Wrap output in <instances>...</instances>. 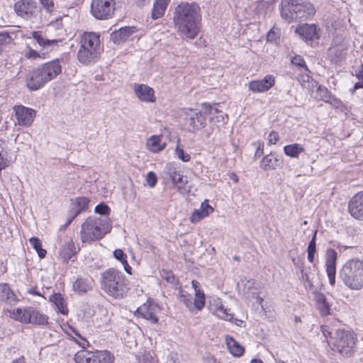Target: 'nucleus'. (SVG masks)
I'll return each mask as SVG.
<instances>
[{"mask_svg":"<svg viewBox=\"0 0 363 363\" xmlns=\"http://www.w3.org/2000/svg\"><path fill=\"white\" fill-rule=\"evenodd\" d=\"M201 21V8L196 3L182 2L174 9V27L184 38L194 39L198 35Z\"/></svg>","mask_w":363,"mask_h":363,"instance_id":"1","label":"nucleus"},{"mask_svg":"<svg viewBox=\"0 0 363 363\" xmlns=\"http://www.w3.org/2000/svg\"><path fill=\"white\" fill-rule=\"evenodd\" d=\"M128 286L125 275L116 269H108L101 274V288L111 296L124 298L129 289Z\"/></svg>","mask_w":363,"mask_h":363,"instance_id":"2","label":"nucleus"},{"mask_svg":"<svg viewBox=\"0 0 363 363\" xmlns=\"http://www.w3.org/2000/svg\"><path fill=\"white\" fill-rule=\"evenodd\" d=\"M101 51L99 35L94 32H85L80 38V47L77 52L79 62L84 65L95 63Z\"/></svg>","mask_w":363,"mask_h":363,"instance_id":"3","label":"nucleus"},{"mask_svg":"<svg viewBox=\"0 0 363 363\" xmlns=\"http://www.w3.org/2000/svg\"><path fill=\"white\" fill-rule=\"evenodd\" d=\"M340 277L350 289H361L363 287V262L357 259L348 260L340 269Z\"/></svg>","mask_w":363,"mask_h":363,"instance_id":"4","label":"nucleus"},{"mask_svg":"<svg viewBox=\"0 0 363 363\" xmlns=\"http://www.w3.org/2000/svg\"><path fill=\"white\" fill-rule=\"evenodd\" d=\"M5 315L23 324L45 325L48 323V317L32 307L4 309Z\"/></svg>","mask_w":363,"mask_h":363,"instance_id":"5","label":"nucleus"},{"mask_svg":"<svg viewBox=\"0 0 363 363\" xmlns=\"http://www.w3.org/2000/svg\"><path fill=\"white\" fill-rule=\"evenodd\" d=\"M75 334L80 338V340H75L76 342L81 346L83 350L78 351L74 356L76 363H113L114 356L107 350L103 351H89L84 350L88 344L85 339L82 338L78 333Z\"/></svg>","mask_w":363,"mask_h":363,"instance_id":"6","label":"nucleus"},{"mask_svg":"<svg viewBox=\"0 0 363 363\" xmlns=\"http://www.w3.org/2000/svg\"><path fill=\"white\" fill-rule=\"evenodd\" d=\"M331 339L332 349L342 356H351L354 352L357 337L353 331L337 330Z\"/></svg>","mask_w":363,"mask_h":363,"instance_id":"7","label":"nucleus"},{"mask_svg":"<svg viewBox=\"0 0 363 363\" xmlns=\"http://www.w3.org/2000/svg\"><path fill=\"white\" fill-rule=\"evenodd\" d=\"M106 234L100 218L89 217L82 224L80 238L82 242H90L102 238Z\"/></svg>","mask_w":363,"mask_h":363,"instance_id":"8","label":"nucleus"},{"mask_svg":"<svg viewBox=\"0 0 363 363\" xmlns=\"http://www.w3.org/2000/svg\"><path fill=\"white\" fill-rule=\"evenodd\" d=\"M165 169L173 185L180 194H186L190 192L191 185L188 181L186 176L184 175L180 171H177L174 164L172 163L167 164Z\"/></svg>","mask_w":363,"mask_h":363,"instance_id":"9","label":"nucleus"},{"mask_svg":"<svg viewBox=\"0 0 363 363\" xmlns=\"http://www.w3.org/2000/svg\"><path fill=\"white\" fill-rule=\"evenodd\" d=\"M115 10L114 0H92L91 13L97 19H107L112 16Z\"/></svg>","mask_w":363,"mask_h":363,"instance_id":"10","label":"nucleus"},{"mask_svg":"<svg viewBox=\"0 0 363 363\" xmlns=\"http://www.w3.org/2000/svg\"><path fill=\"white\" fill-rule=\"evenodd\" d=\"M14 11L18 16L32 21L37 17L39 9L33 0H19L14 4Z\"/></svg>","mask_w":363,"mask_h":363,"instance_id":"11","label":"nucleus"},{"mask_svg":"<svg viewBox=\"0 0 363 363\" xmlns=\"http://www.w3.org/2000/svg\"><path fill=\"white\" fill-rule=\"evenodd\" d=\"M13 111L15 113V124L20 126H30L36 116V111L34 109L23 105L14 106Z\"/></svg>","mask_w":363,"mask_h":363,"instance_id":"12","label":"nucleus"},{"mask_svg":"<svg viewBox=\"0 0 363 363\" xmlns=\"http://www.w3.org/2000/svg\"><path fill=\"white\" fill-rule=\"evenodd\" d=\"M185 124L189 132L194 133L206 126V117L202 111L189 109L185 112Z\"/></svg>","mask_w":363,"mask_h":363,"instance_id":"13","label":"nucleus"},{"mask_svg":"<svg viewBox=\"0 0 363 363\" xmlns=\"http://www.w3.org/2000/svg\"><path fill=\"white\" fill-rule=\"evenodd\" d=\"M161 308L158 304L147 301L136 310L135 315L141 317L150 323L155 324L158 322V313Z\"/></svg>","mask_w":363,"mask_h":363,"instance_id":"14","label":"nucleus"},{"mask_svg":"<svg viewBox=\"0 0 363 363\" xmlns=\"http://www.w3.org/2000/svg\"><path fill=\"white\" fill-rule=\"evenodd\" d=\"M275 77L267 74L262 79L252 80L248 84V89L255 93H262L269 90L275 84Z\"/></svg>","mask_w":363,"mask_h":363,"instance_id":"15","label":"nucleus"},{"mask_svg":"<svg viewBox=\"0 0 363 363\" xmlns=\"http://www.w3.org/2000/svg\"><path fill=\"white\" fill-rule=\"evenodd\" d=\"M50 82L45 76L40 67H38L29 73L26 84L30 90H38Z\"/></svg>","mask_w":363,"mask_h":363,"instance_id":"16","label":"nucleus"},{"mask_svg":"<svg viewBox=\"0 0 363 363\" xmlns=\"http://www.w3.org/2000/svg\"><path fill=\"white\" fill-rule=\"evenodd\" d=\"M296 33L305 41H313L320 37V28L315 24L305 23L296 28Z\"/></svg>","mask_w":363,"mask_h":363,"instance_id":"17","label":"nucleus"},{"mask_svg":"<svg viewBox=\"0 0 363 363\" xmlns=\"http://www.w3.org/2000/svg\"><path fill=\"white\" fill-rule=\"evenodd\" d=\"M209 308L215 315L221 319L231 320L233 318V315L229 313V310L224 306L221 298L218 297L211 298Z\"/></svg>","mask_w":363,"mask_h":363,"instance_id":"18","label":"nucleus"},{"mask_svg":"<svg viewBox=\"0 0 363 363\" xmlns=\"http://www.w3.org/2000/svg\"><path fill=\"white\" fill-rule=\"evenodd\" d=\"M337 257V252L333 249H328L325 255L326 272L329 279V283L333 286L335 284L336 274V260Z\"/></svg>","mask_w":363,"mask_h":363,"instance_id":"19","label":"nucleus"},{"mask_svg":"<svg viewBox=\"0 0 363 363\" xmlns=\"http://www.w3.org/2000/svg\"><path fill=\"white\" fill-rule=\"evenodd\" d=\"M133 91L138 99L143 102L152 103L156 100L154 89L146 84H135Z\"/></svg>","mask_w":363,"mask_h":363,"instance_id":"20","label":"nucleus"},{"mask_svg":"<svg viewBox=\"0 0 363 363\" xmlns=\"http://www.w3.org/2000/svg\"><path fill=\"white\" fill-rule=\"evenodd\" d=\"M348 208L353 218L363 220V191L357 193L351 199Z\"/></svg>","mask_w":363,"mask_h":363,"instance_id":"21","label":"nucleus"},{"mask_svg":"<svg viewBox=\"0 0 363 363\" xmlns=\"http://www.w3.org/2000/svg\"><path fill=\"white\" fill-rule=\"evenodd\" d=\"M296 0H281V17L288 22L295 21L296 14Z\"/></svg>","mask_w":363,"mask_h":363,"instance_id":"22","label":"nucleus"},{"mask_svg":"<svg viewBox=\"0 0 363 363\" xmlns=\"http://www.w3.org/2000/svg\"><path fill=\"white\" fill-rule=\"evenodd\" d=\"M0 301L9 306L15 305L18 302L16 294L8 284H0Z\"/></svg>","mask_w":363,"mask_h":363,"instance_id":"23","label":"nucleus"},{"mask_svg":"<svg viewBox=\"0 0 363 363\" xmlns=\"http://www.w3.org/2000/svg\"><path fill=\"white\" fill-rule=\"evenodd\" d=\"M213 212V207L208 204V201L206 199L201 203L199 209H195L193 211L189 218V220L192 223H197Z\"/></svg>","mask_w":363,"mask_h":363,"instance_id":"24","label":"nucleus"},{"mask_svg":"<svg viewBox=\"0 0 363 363\" xmlns=\"http://www.w3.org/2000/svg\"><path fill=\"white\" fill-rule=\"evenodd\" d=\"M166 143L162 141V135H154L147 138L145 143L146 148L152 153H158L166 147Z\"/></svg>","mask_w":363,"mask_h":363,"instance_id":"25","label":"nucleus"},{"mask_svg":"<svg viewBox=\"0 0 363 363\" xmlns=\"http://www.w3.org/2000/svg\"><path fill=\"white\" fill-rule=\"evenodd\" d=\"M40 69L49 81L55 79L62 72V67L59 60H53L45 63L40 67Z\"/></svg>","mask_w":363,"mask_h":363,"instance_id":"26","label":"nucleus"},{"mask_svg":"<svg viewBox=\"0 0 363 363\" xmlns=\"http://www.w3.org/2000/svg\"><path fill=\"white\" fill-rule=\"evenodd\" d=\"M40 69L49 81L55 79L62 72V67L59 60H53L45 63L40 67Z\"/></svg>","mask_w":363,"mask_h":363,"instance_id":"27","label":"nucleus"},{"mask_svg":"<svg viewBox=\"0 0 363 363\" xmlns=\"http://www.w3.org/2000/svg\"><path fill=\"white\" fill-rule=\"evenodd\" d=\"M79 250V248L75 246L73 240L72 239H69L62 245L60 252V256L63 259V261L67 262L77 255Z\"/></svg>","mask_w":363,"mask_h":363,"instance_id":"28","label":"nucleus"},{"mask_svg":"<svg viewBox=\"0 0 363 363\" xmlns=\"http://www.w3.org/2000/svg\"><path fill=\"white\" fill-rule=\"evenodd\" d=\"M137 32L135 27H124L111 33V39L115 43L119 44L130 38Z\"/></svg>","mask_w":363,"mask_h":363,"instance_id":"29","label":"nucleus"},{"mask_svg":"<svg viewBox=\"0 0 363 363\" xmlns=\"http://www.w3.org/2000/svg\"><path fill=\"white\" fill-rule=\"evenodd\" d=\"M296 21L306 19L315 13L313 6L309 2L298 3L296 6Z\"/></svg>","mask_w":363,"mask_h":363,"instance_id":"30","label":"nucleus"},{"mask_svg":"<svg viewBox=\"0 0 363 363\" xmlns=\"http://www.w3.org/2000/svg\"><path fill=\"white\" fill-rule=\"evenodd\" d=\"M192 287L194 289V302L193 308H196L198 311H201L205 306L206 298L203 291L200 289V284L196 281L192 280Z\"/></svg>","mask_w":363,"mask_h":363,"instance_id":"31","label":"nucleus"},{"mask_svg":"<svg viewBox=\"0 0 363 363\" xmlns=\"http://www.w3.org/2000/svg\"><path fill=\"white\" fill-rule=\"evenodd\" d=\"M281 163L280 160L277 157L270 153L262 158L260 162V167L264 171L274 170L279 167Z\"/></svg>","mask_w":363,"mask_h":363,"instance_id":"32","label":"nucleus"},{"mask_svg":"<svg viewBox=\"0 0 363 363\" xmlns=\"http://www.w3.org/2000/svg\"><path fill=\"white\" fill-rule=\"evenodd\" d=\"M32 36L40 47L47 50H50L59 43L57 40L48 39L41 31H33Z\"/></svg>","mask_w":363,"mask_h":363,"instance_id":"33","label":"nucleus"},{"mask_svg":"<svg viewBox=\"0 0 363 363\" xmlns=\"http://www.w3.org/2000/svg\"><path fill=\"white\" fill-rule=\"evenodd\" d=\"M261 285L254 280H248L245 284V294L248 296L258 298L259 303L261 304L264 301L263 298H259V294L261 292Z\"/></svg>","mask_w":363,"mask_h":363,"instance_id":"34","label":"nucleus"},{"mask_svg":"<svg viewBox=\"0 0 363 363\" xmlns=\"http://www.w3.org/2000/svg\"><path fill=\"white\" fill-rule=\"evenodd\" d=\"M328 55L333 62H338L345 58L346 47L343 44L333 45L328 50Z\"/></svg>","mask_w":363,"mask_h":363,"instance_id":"35","label":"nucleus"},{"mask_svg":"<svg viewBox=\"0 0 363 363\" xmlns=\"http://www.w3.org/2000/svg\"><path fill=\"white\" fill-rule=\"evenodd\" d=\"M315 301L322 315H327L330 313V305L323 294L317 293L315 295Z\"/></svg>","mask_w":363,"mask_h":363,"instance_id":"36","label":"nucleus"},{"mask_svg":"<svg viewBox=\"0 0 363 363\" xmlns=\"http://www.w3.org/2000/svg\"><path fill=\"white\" fill-rule=\"evenodd\" d=\"M89 202V199L85 197H78L74 199L72 203L73 216L69 220L68 224H69L72 219H74L78 214H79L82 211H84L88 207Z\"/></svg>","mask_w":363,"mask_h":363,"instance_id":"37","label":"nucleus"},{"mask_svg":"<svg viewBox=\"0 0 363 363\" xmlns=\"http://www.w3.org/2000/svg\"><path fill=\"white\" fill-rule=\"evenodd\" d=\"M225 343L229 352L235 357H241L244 353V347L239 344L234 338L227 335Z\"/></svg>","mask_w":363,"mask_h":363,"instance_id":"38","label":"nucleus"},{"mask_svg":"<svg viewBox=\"0 0 363 363\" xmlns=\"http://www.w3.org/2000/svg\"><path fill=\"white\" fill-rule=\"evenodd\" d=\"M170 0H155L151 16L153 19L161 18L164 13Z\"/></svg>","mask_w":363,"mask_h":363,"instance_id":"39","label":"nucleus"},{"mask_svg":"<svg viewBox=\"0 0 363 363\" xmlns=\"http://www.w3.org/2000/svg\"><path fill=\"white\" fill-rule=\"evenodd\" d=\"M304 150L305 149L303 145L298 143H293L284 147V154L293 158H298L299 155L303 152Z\"/></svg>","mask_w":363,"mask_h":363,"instance_id":"40","label":"nucleus"},{"mask_svg":"<svg viewBox=\"0 0 363 363\" xmlns=\"http://www.w3.org/2000/svg\"><path fill=\"white\" fill-rule=\"evenodd\" d=\"M50 301L53 303L59 312L62 314L67 313V309L65 303L64 298L60 294H54L50 296Z\"/></svg>","mask_w":363,"mask_h":363,"instance_id":"41","label":"nucleus"},{"mask_svg":"<svg viewBox=\"0 0 363 363\" xmlns=\"http://www.w3.org/2000/svg\"><path fill=\"white\" fill-rule=\"evenodd\" d=\"M91 288V281L88 279H77L73 283V289L75 291L78 292H86Z\"/></svg>","mask_w":363,"mask_h":363,"instance_id":"42","label":"nucleus"},{"mask_svg":"<svg viewBox=\"0 0 363 363\" xmlns=\"http://www.w3.org/2000/svg\"><path fill=\"white\" fill-rule=\"evenodd\" d=\"M114 257L120 261L123 266V269L129 274H131V267L127 261V255L121 249H117L113 252Z\"/></svg>","mask_w":363,"mask_h":363,"instance_id":"43","label":"nucleus"},{"mask_svg":"<svg viewBox=\"0 0 363 363\" xmlns=\"http://www.w3.org/2000/svg\"><path fill=\"white\" fill-rule=\"evenodd\" d=\"M219 110L216 106H211L205 104L203 107L202 113L203 116H208L211 122L215 121V116L218 115Z\"/></svg>","mask_w":363,"mask_h":363,"instance_id":"44","label":"nucleus"},{"mask_svg":"<svg viewBox=\"0 0 363 363\" xmlns=\"http://www.w3.org/2000/svg\"><path fill=\"white\" fill-rule=\"evenodd\" d=\"M29 242L38 252V256L40 258H44L47 254V251L42 248V244L40 239L35 237H32L29 239Z\"/></svg>","mask_w":363,"mask_h":363,"instance_id":"45","label":"nucleus"},{"mask_svg":"<svg viewBox=\"0 0 363 363\" xmlns=\"http://www.w3.org/2000/svg\"><path fill=\"white\" fill-rule=\"evenodd\" d=\"M291 62V64L296 66L297 68H298L299 70L303 69L304 71L308 72L307 66L302 57L299 55H295L294 57H292Z\"/></svg>","mask_w":363,"mask_h":363,"instance_id":"46","label":"nucleus"},{"mask_svg":"<svg viewBox=\"0 0 363 363\" xmlns=\"http://www.w3.org/2000/svg\"><path fill=\"white\" fill-rule=\"evenodd\" d=\"M179 298L180 301L183 302L187 308H189L190 311L193 309V305L191 301V297L189 294L184 291H179Z\"/></svg>","mask_w":363,"mask_h":363,"instance_id":"47","label":"nucleus"},{"mask_svg":"<svg viewBox=\"0 0 363 363\" xmlns=\"http://www.w3.org/2000/svg\"><path fill=\"white\" fill-rule=\"evenodd\" d=\"M174 152L177 157L182 162H189L191 159V156L188 153L185 152L184 150L179 147L178 145L175 148Z\"/></svg>","mask_w":363,"mask_h":363,"instance_id":"48","label":"nucleus"},{"mask_svg":"<svg viewBox=\"0 0 363 363\" xmlns=\"http://www.w3.org/2000/svg\"><path fill=\"white\" fill-rule=\"evenodd\" d=\"M8 164L7 152L0 147V172L6 167Z\"/></svg>","mask_w":363,"mask_h":363,"instance_id":"49","label":"nucleus"},{"mask_svg":"<svg viewBox=\"0 0 363 363\" xmlns=\"http://www.w3.org/2000/svg\"><path fill=\"white\" fill-rule=\"evenodd\" d=\"M300 71H301V73L298 74V76L296 77V79L301 83V84L303 86H304L306 82H309V80L311 79V77L308 74L309 71L308 70V72H306L303 69L300 70Z\"/></svg>","mask_w":363,"mask_h":363,"instance_id":"50","label":"nucleus"},{"mask_svg":"<svg viewBox=\"0 0 363 363\" xmlns=\"http://www.w3.org/2000/svg\"><path fill=\"white\" fill-rule=\"evenodd\" d=\"M300 272H301V280L304 284L305 287H312V283L310 280L309 275L304 272L303 267L301 266L300 268Z\"/></svg>","mask_w":363,"mask_h":363,"instance_id":"51","label":"nucleus"},{"mask_svg":"<svg viewBox=\"0 0 363 363\" xmlns=\"http://www.w3.org/2000/svg\"><path fill=\"white\" fill-rule=\"evenodd\" d=\"M44 9L49 13H52L55 10L53 0H40Z\"/></svg>","mask_w":363,"mask_h":363,"instance_id":"52","label":"nucleus"},{"mask_svg":"<svg viewBox=\"0 0 363 363\" xmlns=\"http://www.w3.org/2000/svg\"><path fill=\"white\" fill-rule=\"evenodd\" d=\"M146 182L150 187H154L157 181L156 174L153 172H149L146 176Z\"/></svg>","mask_w":363,"mask_h":363,"instance_id":"53","label":"nucleus"},{"mask_svg":"<svg viewBox=\"0 0 363 363\" xmlns=\"http://www.w3.org/2000/svg\"><path fill=\"white\" fill-rule=\"evenodd\" d=\"M94 211L100 215H107L109 213L110 209L107 205L101 203L95 207Z\"/></svg>","mask_w":363,"mask_h":363,"instance_id":"54","label":"nucleus"},{"mask_svg":"<svg viewBox=\"0 0 363 363\" xmlns=\"http://www.w3.org/2000/svg\"><path fill=\"white\" fill-rule=\"evenodd\" d=\"M279 139V136L278 133L276 131H271L268 135V143L269 145L276 144Z\"/></svg>","mask_w":363,"mask_h":363,"instance_id":"55","label":"nucleus"},{"mask_svg":"<svg viewBox=\"0 0 363 363\" xmlns=\"http://www.w3.org/2000/svg\"><path fill=\"white\" fill-rule=\"evenodd\" d=\"M254 145H257V151L255 152V157H257L262 156L264 154V143L262 141H257V143H255Z\"/></svg>","mask_w":363,"mask_h":363,"instance_id":"56","label":"nucleus"},{"mask_svg":"<svg viewBox=\"0 0 363 363\" xmlns=\"http://www.w3.org/2000/svg\"><path fill=\"white\" fill-rule=\"evenodd\" d=\"M316 234L317 232L315 231L311 242H309V245L308 246V253H313L315 252V240H316Z\"/></svg>","mask_w":363,"mask_h":363,"instance_id":"57","label":"nucleus"},{"mask_svg":"<svg viewBox=\"0 0 363 363\" xmlns=\"http://www.w3.org/2000/svg\"><path fill=\"white\" fill-rule=\"evenodd\" d=\"M25 55L29 59H37L41 57V55L33 49H29Z\"/></svg>","mask_w":363,"mask_h":363,"instance_id":"58","label":"nucleus"},{"mask_svg":"<svg viewBox=\"0 0 363 363\" xmlns=\"http://www.w3.org/2000/svg\"><path fill=\"white\" fill-rule=\"evenodd\" d=\"M11 40V37L7 33H0V46L9 43Z\"/></svg>","mask_w":363,"mask_h":363,"instance_id":"59","label":"nucleus"},{"mask_svg":"<svg viewBox=\"0 0 363 363\" xmlns=\"http://www.w3.org/2000/svg\"><path fill=\"white\" fill-rule=\"evenodd\" d=\"M225 115L221 112L218 111V113L217 116H215V121L213 123H225Z\"/></svg>","mask_w":363,"mask_h":363,"instance_id":"60","label":"nucleus"},{"mask_svg":"<svg viewBox=\"0 0 363 363\" xmlns=\"http://www.w3.org/2000/svg\"><path fill=\"white\" fill-rule=\"evenodd\" d=\"M355 72H356V73H355L356 77L358 79L363 80V65L362 64L358 67L357 70H356Z\"/></svg>","mask_w":363,"mask_h":363,"instance_id":"61","label":"nucleus"},{"mask_svg":"<svg viewBox=\"0 0 363 363\" xmlns=\"http://www.w3.org/2000/svg\"><path fill=\"white\" fill-rule=\"evenodd\" d=\"M321 331L325 337H328V336H331L332 333L328 326H326V325L322 326Z\"/></svg>","mask_w":363,"mask_h":363,"instance_id":"62","label":"nucleus"},{"mask_svg":"<svg viewBox=\"0 0 363 363\" xmlns=\"http://www.w3.org/2000/svg\"><path fill=\"white\" fill-rule=\"evenodd\" d=\"M276 38H277V35L274 31L270 30L268 33V35H267V40L268 41H273L276 39Z\"/></svg>","mask_w":363,"mask_h":363,"instance_id":"63","label":"nucleus"},{"mask_svg":"<svg viewBox=\"0 0 363 363\" xmlns=\"http://www.w3.org/2000/svg\"><path fill=\"white\" fill-rule=\"evenodd\" d=\"M12 363H26L24 357L18 358L12 362Z\"/></svg>","mask_w":363,"mask_h":363,"instance_id":"64","label":"nucleus"}]
</instances>
